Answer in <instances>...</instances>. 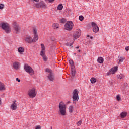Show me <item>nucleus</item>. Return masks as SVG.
<instances>
[{
    "mask_svg": "<svg viewBox=\"0 0 129 129\" xmlns=\"http://www.w3.org/2000/svg\"><path fill=\"white\" fill-rule=\"evenodd\" d=\"M59 112L61 115H66V105L63 102H60L59 104Z\"/></svg>",
    "mask_w": 129,
    "mask_h": 129,
    "instance_id": "1",
    "label": "nucleus"
},
{
    "mask_svg": "<svg viewBox=\"0 0 129 129\" xmlns=\"http://www.w3.org/2000/svg\"><path fill=\"white\" fill-rule=\"evenodd\" d=\"M24 68L26 72L29 73L30 75H34V70H33V68L29 66V64H25L24 66Z\"/></svg>",
    "mask_w": 129,
    "mask_h": 129,
    "instance_id": "2",
    "label": "nucleus"
},
{
    "mask_svg": "<svg viewBox=\"0 0 129 129\" xmlns=\"http://www.w3.org/2000/svg\"><path fill=\"white\" fill-rule=\"evenodd\" d=\"M1 28L3 29V30H4L6 34H9V33L11 32V29H10L9 24L7 23H1Z\"/></svg>",
    "mask_w": 129,
    "mask_h": 129,
    "instance_id": "3",
    "label": "nucleus"
},
{
    "mask_svg": "<svg viewBox=\"0 0 129 129\" xmlns=\"http://www.w3.org/2000/svg\"><path fill=\"white\" fill-rule=\"evenodd\" d=\"M36 89L35 88H33L32 89H30L28 92V95L30 97V98H34V97H36Z\"/></svg>",
    "mask_w": 129,
    "mask_h": 129,
    "instance_id": "4",
    "label": "nucleus"
},
{
    "mask_svg": "<svg viewBox=\"0 0 129 129\" xmlns=\"http://www.w3.org/2000/svg\"><path fill=\"white\" fill-rule=\"evenodd\" d=\"M73 26H74L73 22L69 21L64 25L65 30H67V31H71L72 28H73Z\"/></svg>",
    "mask_w": 129,
    "mask_h": 129,
    "instance_id": "5",
    "label": "nucleus"
},
{
    "mask_svg": "<svg viewBox=\"0 0 129 129\" xmlns=\"http://www.w3.org/2000/svg\"><path fill=\"white\" fill-rule=\"evenodd\" d=\"M13 30L16 34H18L21 31V27L16 22L13 23Z\"/></svg>",
    "mask_w": 129,
    "mask_h": 129,
    "instance_id": "6",
    "label": "nucleus"
},
{
    "mask_svg": "<svg viewBox=\"0 0 129 129\" xmlns=\"http://www.w3.org/2000/svg\"><path fill=\"white\" fill-rule=\"evenodd\" d=\"M73 94V101H78V99H79V97H78V90H77V89H75Z\"/></svg>",
    "mask_w": 129,
    "mask_h": 129,
    "instance_id": "7",
    "label": "nucleus"
},
{
    "mask_svg": "<svg viewBox=\"0 0 129 129\" xmlns=\"http://www.w3.org/2000/svg\"><path fill=\"white\" fill-rule=\"evenodd\" d=\"M34 5L36 8H37V9H40V8L45 9V8H46V5L45 4L44 1H41L39 3H36Z\"/></svg>",
    "mask_w": 129,
    "mask_h": 129,
    "instance_id": "8",
    "label": "nucleus"
},
{
    "mask_svg": "<svg viewBox=\"0 0 129 129\" xmlns=\"http://www.w3.org/2000/svg\"><path fill=\"white\" fill-rule=\"evenodd\" d=\"M81 35V30L80 29L76 30V31L74 34V40H76V39H78L80 37Z\"/></svg>",
    "mask_w": 129,
    "mask_h": 129,
    "instance_id": "9",
    "label": "nucleus"
},
{
    "mask_svg": "<svg viewBox=\"0 0 129 129\" xmlns=\"http://www.w3.org/2000/svg\"><path fill=\"white\" fill-rule=\"evenodd\" d=\"M16 102H17L16 100L14 101L13 103L11 104V109H12V110H16V109H17V107L18 106V105H17V104H16Z\"/></svg>",
    "mask_w": 129,
    "mask_h": 129,
    "instance_id": "10",
    "label": "nucleus"
},
{
    "mask_svg": "<svg viewBox=\"0 0 129 129\" xmlns=\"http://www.w3.org/2000/svg\"><path fill=\"white\" fill-rule=\"evenodd\" d=\"M20 62L15 61L13 63V68L16 70H18V69H19V67H20Z\"/></svg>",
    "mask_w": 129,
    "mask_h": 129,
    "instance_id": "11",
    "label": "nucleus"
},
{
    "mask_svg": "<svg viewBox=\"0 0 129 129\" xmlns=\"http://www.w3.org/2000/svg\"><path fill=\"white\" fill-rule=\"evenodd\" d=\"M47 78L50 81H54V79H55L53 73H52L51 74H49L48 75Z\"/></svg>",
    "mask_w": 129,
    "mask_h": 129,
    "instance_id": "12",
    "label": "nucleus"
},
{
    "mask_svg": "<svg viewBox=\"0 0 129 129\" xmlns=\"http://www.w3.org/2000/svg\"><path fill=\"white\" fill-rule=\"evenodd\" d=\"M25 40L27 42V43H33V39L31 37V36H27L25 38Z\"/></svg>",
    "mask_w": 129,
    "mask_h": 129,
    "instance_id": "13",
    "label": "nucleus"
},
{
    "mask_svg": "<svg viewBox=\"0 0 129 129\" xmlns=\"http://www.w3.org/2000/svg\"><path fill=\"white\" fill-rule=\"evenodd\" d=\"M39 39V36L37 34L34 35L33 39H32L33 43H35V42H37Z\"/></svg>",
    "mask_w": 129,
    "mask_h": 129,
    "instance_id": "14",
    "label": "nucleus"
},
{
    "mask_svg": "<svg viewBox=\"0 0 129 129\" xmlns=\"http://www.w3.org/2000/svg\"><path fill=\"white\" fill-rule=\"evenodd\" d=\"M119 62H118V64H120L121 62H123L124 60H125V58L123 56H119L118 57Z\"/></svg>",
    "mask_w": 129,
    "mask_h": 129,
    "instance_id": "15",
    "label": "nucleus"
},
{
    "mask_svg": "<svg viewBox=\"0 0 129 129\" xmlns=\"http://www.w3.org/2000/svg\"><path fill=\"white\" fill-rule=\"evenodd\" d=\"M127 115V113L126 112H122L120 113V116L121 118H124Z\"/></svg>",
    "mask_w": 129,
    "mask_h": 129,
    "instance_id": "16",
    "label": "nucleus"
},
{
    "mask_svg": "<svg viewBox=\"0 0 129 129\" xmlns=\"http://www.w3.org/2000/svg\"><path fill=\"white\" fill-rule=\"evenodd\" d=\"M73 111H74V107L72 105L70 106L69 107V112H70V113H73Z\"/></svg>",
    "mask_w": 129,
    "mask_h": 129,
    "instance_id": "17",
    "label": "nucleus"
},
{
    "mask_svg": "<svg viewBox=\"0 0 129 129\" xmlns=\"http://www.w3.org/2000/svg\"><path fill=\"white\" fill-rule=\"evenodd\" d=\"M98 31H99V27H98V26L93 27V31L94 33H97Z\"/></svg>",
    "mask_w": 129,
    "mask_h": 129,
    "instance_id": "18",
    "label": "nucleus"
},
{
    "mask_svg": "<svg viewBox=\"0 0 129 129\" xmlns=\"http://www.w3.org/2000/svg\"><path fill=\"white\" fill-rule=\"evenodd\" d=\"M97 61L98 62V63H100V64H102V63H103V61H104V60L103 59V57H100L98 58Z\"/></svg>",
    "mask_w": 129,
    "mask_h": 129,
    "instance_id": "19",
    "label": "nucleus"
},
{
    "mask_svg": "<svg viewBox=\"0 0 129 129\" xmlns=\"http://www.w3.org/2000/svg\"><path fill=\"white\" fill-rule=\"evenodd\" d=\"M18 52L20 53V54L24 53L25 52V49H24L23 47H20L18 48Z\"/></svg>",
    "mask_w": 129,
    "mask_h": 129,
    "instance_id": "20",
    "label": "nucleus"
},
{
    "mask_svg": "<svg viewBox=\"0 0 129 129\" xmlns=\"http://www.w3.org/2000/svg\"><path fill=\"white\" fill-rule=\"evenodd\" d=\"M52 27L54 30H57V29H59V24L57 23H54L52 25Z\"/></svg>",
    "mask_w": 129,
    "mask_h": 129,
    "instance_id": "21",
    "label": "nucleus"
},
{
    "mask_svg": "<svg viewBox=\"0 0 129 129\" xmlns=\"http://www.w3.org/2000/svg\"><path fill=\"white\" fill-rule=\"evenodd\" d=\"M5 89H6V88L5 87L4 84L0 82V91L5 90Z\"/></svg>",
    "mask_w": 129,
    "mask_h": 129,
    "instance_id": "22",
    "label": "nucleus"
},
{
    "mask_svg": "<svg viewBox=\"0 0 129 129\" xmlns=\"http://www.w3.org/2000/svg\"><path fill=\"white\" fill-rule=\"evenodd\" d=\"M118 69V67H115L113 68L112 70V72L113 74H114V73H115V72H116V71H117V69Z\"/></svg>",
    "mask_w": 129,
    "mask_h": 129,
    "instance_id": "23",
    "label": "nucleus"
},
{
    "mask_svg": "<svg viewBox=\"0 0 129 129\" xmlns=\"http://www.w3.org/2000/svg\"><path fill=\"white\" fill-rule=\"evenodd\" d=\"M63 9V5L61 4H60L58 6H57V10H59V11H61Z\"/></svg>",
    "mask_w": 129,
    "mask_h": 129,
    "instance_id": "24",
    "label": "nucleus"
},
{
    "mask_svg": "<svg viewBox=\"0 0 129 129\" xmlns=\"http://www.w3.org/2000/svg\"><path fill=\"white\" fill-rule=\"evenodd\" d=\"M91 83H92L93 84L95 83V82H96V79H95V78H92L91 79Z\"/></svg>",
    "mask_w": 129,
    "mask_h": 129,
    "instance_id": "25",
    "label": "nucleus"
},
{
    "mask_svg": "<svg viewBox=\"0 0 129 129\" xmlns=\"http://www.w3.org/2000/svg\"><path fill=\"white\" fill-rule=\"evenodd\" d=\"M72 45H73V42L72 43L68 42L66 43V46H67V47H71Z\"/></svg>",
    "mask_w": 129,
    "mask_h": 129,
    "instance_id": "26",
    "label": "nucleus"
},
{
    "mask_svg": "<svg viewBox=\"0 0 129 129\" xmlns=\"http://www.w3.org/2000/svg\"><path fill=\"white\" fill-rule=\"evenodd\" d=\"M41 50L42 51H46V48H45V45H44V44H41Z\"/></svg>",
    "mask_w": 129,
    "mask_h": 129,
    "instance_id": "27",
    "label": "nucleus"
},
{
    "mask_svg": "<svg viewBox=\"0 0 129 129\" xmlns=\"http://www.w3.org/2000/svg\"><path fill=\"white\" fill-rule=\"evenodd\" d=\"M45 71H46V72H48V73H49V74L53 73V71H52L51 70H50L49 69H46L45 70Z\"/></svg>",
    "mask_w": 129,
    "mask_h": 129,
    "instance_id": "28",
    "label": "nucleus"
},
{
    "mask_svg": "<svg viewBox=\"0 0 129 129\" xmlns=\"http://www.w3.org/2000/svg\"><path fill=\"white\" fill-rule=\"evenodd\" d=\"M118 78H119V79H122L123 78H124V76L121 74L118 76Z\"/></svg>",
    "mask_w": 129,
    "mask_h": 129,
    "instance_id": "29",
    "label": "nucleus"
},
{
    "mask_svg": "<svg viewBox=\"0 0 129 129\" xmlns=\"http://www.w3.org/2000/svg\"><path fill=\"white\" fill-rule=\"evenodd\" d=\"M45 52H46V50H41L40 52V55L43 57V56H45Z\"/></svg>",
    "mask_w": 129,
    "mask_h": 129,
    "instance_id": "30",
    "label": "nucleus"
},
{
    "mask_svg": "<svg viewBox=\"0 0 129 129\" xmlns=\"http://www.w3.org/2000/svg\"><path fill=\"white\" fill-rule=\"evenodd\" d=\"M5 8V5L0 4V10H3Z\"/></svg>",
    "mask_w": 129,
    "mask_h": 129,
    "instance_id": "31",
    "label": "nucleus"
},
{
    "mask_svg": "<svg viewBox=\"0 0 129 129\" xmlns=\"http://www.w3.org/2000/svg\"><path fill=\"white\" fill-rule=\"evenodd\" d=\"M84 19V17H83V16L81 15L79 17V20L80 21H83Z\"/></svg>",
    "mask_w": 129,
    "mask_h": 129,
    "instance_id": "32",
    "label": "nucleus"
},
{
    "mask_svg": "<svg viewBox=\"0 0 129 129\" xmlns=\"http://www.w3.org/2000/svg\"><path fill=\"white\" fill-rule=\"evenodd\" d=\"M91 26H92V28H94L95 27H97L96 26V24L94 22H92L91 23Z\"/></svg>",
    "mask_w": 129,
    "mask_h": 129,
    "instance_id": "33",
    "label": "nucleus"
},
{
    "mask_svg": "<svg viewBox=\"0 0 129 129\" xmlns=\"http://www.w3.org/2000/svg\"><path fill=\"white\" fill-rule=\"evenodd\" d=\"M75 70H72V76L73 77H74L75 76Z\"/></svg>",
    "mask_w": 129,
    "mask_h": 129,
    "instance_id": "34",
    "label": "nucleus"
},
{
    "mask_svg": "<svg viewBox=\"0 0 129 129\" xmlns=\"http://www.w3.org/2000/svg\"><path fill=\"white\" fill-rule=\"evenodd\" d=\"M42 57H43L44 61H45V62L47 61V60H48V58H47V57H46L45 55H43L42 56Z\"/></svg>",
    "mask_w": 129,
    "mask_h": 129,
    "instance_id": "35",
    "label": "nucleus"
},
{
    "mask_svg": "<svg viewBox=\"0 0 129 129\" xmlns=\"http://www.w3.org/2000/svg\"><path fill=\"white\" fill-rule=\"evenodd\" d=\"M69 63H70V65H73L74 64V62H73V60H72V59H70L69 60Z\"/></svg>",
    "mask_w": 129,
    "mask_h": 129,
    "instance_id": "36",
    "label": "nucleus"
},
{
    "mask_svg": "<svg viewBox=\"0 0 129 129\" xmlns=\"http://www.w3.org/2000/svg\"><path fill=\"white\" fill-rule=\"evenodd\" d=\"M116 99L118 101H119L121 99V98H120V96L119 95H117Z\"/></svg>",
    "mask_w": 129,
    "mask_h": 129,
    "instance_id": "37",
    "label": "nucleus"
},
{
    "mask_svg": "<svg viewBox=\"0 0 129 129\" xmlns=\"http://www.w3.org/2000/svg\"><path fill=\"white\" fill-rule=\"evenodd\" d=\"M81 123H82V121H81V120H80L77 122V124L78 125V126H79V125H81Z\"/></svg>",
    "mask_w": 129,
    "mask_h": 129,
    "instance_id": "38",
    "label": "nucleus"
},
{
    "mask_svg": "<svg viewBox=\"0 0 129 129\" xmlns=\"http://www.w3.org/2000/svg\"><path fill=\"white\" fill-rule=\"evenodd\" d=\"M33 33L34 35H37V29L35 28L33 29Z\"/></svg>",
    "mask_w": 129,
    "mask_h": 129,
    "instance_id": "39",
    "label": "nucleus"
},
{
    "mask_svg": "<svg viewBox=\"0 0 129 129\" xmlns=\"http://www.w3.org/2000/svg\"><path fill=\"white\" fill-rule=\"evenodd\" d=\"M71 66L72 70H75V67L74 66V64L71 65Z\"/></svg>",
    "mask_w": 129,
    "mask_h": 129,
    "instance_id": "40",
    "label": "nucleus"
},
{
    "mask_svg": "<svg viewBox=\"0 0 129 129\" xmlns=\"http://www.w3.org/2000/svg\"><path fill=\"white\" fill-rule=\"evenodd\" d=\"M35 129H41V126L40 125L37 126Z\"/></svg>",
    "mask_w": 129,
    "mask_h": 129,
    "instance_id": "41",
    "label": "nucleus"
},
{
    "mask_svg": "<svg viewBox=\"0 0 129 129\" xmlns=\"http://www.w3.org/2000/svg\"><path fill=\"white\" fill-rule=\"evenodd\" d=\"M16 81H18V82H21V80L19 79V78H17L16 79Z\"/></svg>",
    "mask_w": 129,
    "mask_h": 129,
    "instance_id": "42",
    "label": "nucleus"
},
{
    "mask_svg": "<svg viewBox=\"0 0 129 129\" xmlns=\"http://www.w3.org/2000/svg\"><path fill=\"white\" fill-rule=\"evenodd\" d=\"M125 50L126 51H128L129 50V46H127L125 47Z\"/></svg>",
    "mask_w": 129,
    "mask_h": 129,
    "instance_id": "43",
    "label": "nucleus"
},
{
    "mask_svg": "<svg viewBox=\"0 0 129 129\" xmlns=\"http://www.w3.org/2000/svg\"><path fill=\"white\" fill-rule=\"evenodd\" d=\"M55 0H48L49 3H52V2H54Z\"/></svg>",
    "mask_w": 129,
    "mask_h": 129,
    "instance_id": "44",
    "label": "nucleus"
},
{
    "mask_svg": "<svg viewBox=\"0 0 129 129\" xmlns=\"http://www.w3.org/2000/svg\"><path fill=\"white\" fill-rule=\"evenodd\" d=\"M60 22L62 23H64V20L63 19H61Z\"/></svg>",
    "mask_w": 129,
    "mask_h": 129,
    "instance_id": "45",
    "label": "nucleus"
},
{
    "mask_svg": "<svg viewBox=\"0 0 129 129\" xmlns=\"http://www.w3.org/2000/svg\"><path fill=\"white\" fill-rule=\"evenodd\" d=\"M34 1V2H36V3H39V2L40 1V0H33Z\"/></svg>",
    "mask_w": 129,
    "mask_h": 129,
    "instance_id": "46",
    "label": "nucleus"
},
{
    "mask_svg": "<svg viewBox=\"0 0 129 129\" xmlns=\"http://www.w3.org/2000/svg\"><path fill=\"white\" fill-rule=\"evenodd\" d=\"M78 52H81V50L80 49L78 50Z\"/></svg>",
    "mask_w": 129,
    "mask_h": 129,
    "instance_id": "47",
    "label": "nucleus"
},
{
    "mask_svg": "<svg viewBox=\"0 0 129 129\" xmlns=\"http://www.w3.org/2000/svg\"><path fill=\"white\" fill-rule=\"evenodd\" d=\"M76 48V49H79V46H77Z\"/></svg>",
    "mask_w": 129,
    "mask_h": 129,
    "instance_id": "48",
    "label": "nucleus"
},
{
    "mask_svg": "<svg viewBox=\"0 0 129 129\" xmlns=\"http://www.w3.org/2000/svg\"><path fill=\"white\" fill-rule=\"evenodd\" d=\"M1 101H2V99H0V104H1Z\"/></svg>",
    "mask_w": 129,
    "mask_h": 129,
    "instance_id": "49",
    "label": "nucleus"
},
{
    "mask_svg": "<svg viewBox=\"0 0 129 129\" xmlns=\"http://www.w3.org/2000/svg\"><path fill=\"white\" fill-rule=\"evenodd\" d=\"M74 55H76V53H74Z\"/></svg>",
    "mask_w": 129,
    "mask_h": 129,
    "instance_id": "50",
    "label": "nucleus"
},
{
    "mask_svg": "<svg viewBox=\"0 0 129 129\" xmlns=\"http://www.w3.org/2000/svg\"><path fill=\"white\" fill-rule=\"evenodd\" d=\"M91 39H93V37H91Z\"/></svg>",
    "mask_w": 129,
    "mask_h": 129,
    "instance_id": "51",
    "label": "nucleus"
},
{
    "mask_svg": "<svg viewBox=\"0 0 129 129\" xmlns=\"http://www.w3.org/2000/svg\"><path fill=\"white\" fill-rule=\"evenodd\" d=\"M73 47V46H72V48Z\"/></svg>",
    "mask_w": 129,
    "mask_h": 129,
    "instance_id": "52",
    "label": "nucleus"
}]
</instances>
